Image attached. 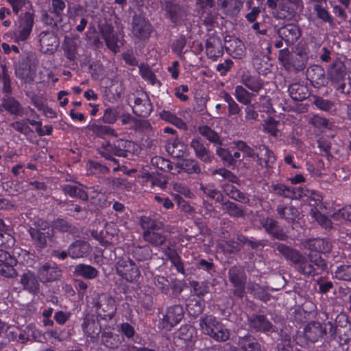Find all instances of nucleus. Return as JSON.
Here are the masks:
<instances>
[{"label":"nucleus","mask_w":351,"mask_h":351,"mask_svg":"<svg viewBox=\"0 0 351 351\" xmlns=\"http://www.w3.org/2000/svg\"><path fill=\"white\" fill-rule=\"evenodd\" d=\"M202 332L217 341H226L230 337V331L215 317L207 315L199 319Z\"/></svg>","instance_id":"nucleus-1"},{"label":"nucleus","mask_w":351,"mask_h":351,"mask_svg":"<svg viewBox=\"0 0 351 351\" xmlns=\"http://www.w3.org/2000/svg\"><path fill=\"white\" fill-rule=\"evenodd\" d=\"M277 250L287 259L290 260L295 266L298 271L304 275H313L315 268L313 264L308 262L306 257L300 254L297 250L280 243L276 246Z\"/></svg>","instance_id":"nucleus-2"},{"label":"nucleus","mask_w":351,"mask_h":351,"mask_svg":"<svg viewBox=\"0 0 351 351\" xmlns=\"http://www.w3.org/2000/svg\"><path fill=\"white\" fill-rule=\"evenodd\" d=\"M34 23V14L25 12L19 21V24L12 33L6 34L3 38L10 37L14 42L19 43L26 40L30 36Z\"/></svg>","instance_id":"nucleus-3"},{"label":"nucleus","mask_w":351,"mask_h":351,"mask_svg":"<svg viewBox=\"0 0 351 351\" xmlns=\"http://www.w3.org/2000/svg\"><path fill=\"white\" fill-rule=\"evenodd\" d=\"M93 306L99 317L111 319L117 311L115 300L107 294H97L93 299Z\"/></svg>","instance_id":"nucleus-4"},{"label":"nucleus","mask_w":351,"mask_h":351,"mask_svg":"<svg viewBox=\"0 0 351 351\" xmlns=\"http://www.w3.org/2000/svg\"><path fill=\"white\" fill-rule=\"evenodd\" d=\"M335 330L336 326L331 321L324 324V327L318 322H311L304 327V334L308 340L315 342L327 332L334 335Z\"/></svg>","instance_id":"nucleus-5"},{"label":"nucleus","mask_w":351,"mask_h":351,"mask_svg":"<svg viewBox=\"0 0 351 351\" xmlns=\"http://www.w3.org/2000/svg\"><path fill=\"white\" fill-rule=\"evenodd\" d=\"M117 272L129 282L136 281L141 276L139 265L127 256L122 257L117 261Z\"/></svg>","instance_id":"nucleus-6"},{"label":"nucleus","mask_w":351,"mask_h":351,"mask_svg":"<svg viewBox=\"0 0 351 351\" xmlns=\"http://www.w3.org/2000/svg\"><path fill=\"white\" fill-rule=\"evenodd\" d=\"M128 102L132 107L133 112L138 117H146L152 111L149 99L143 92H138L134 95V97L130 98Z\"/></svg>","instance_id":"nucleus-7"},{"label":"nucleus","mask_w":351,"mask_h":351,"mask_svg":"<svg viewBox=\"0 0 351 351\" xmlns=\"http://www.w3.org/2000/svg\"><path fill=\"white\" fill-rule=\"evenodd\" d=\"M302 8V0H281L278 11L274 12V17L278 19H291Z\"/></svg>","instance_id":"nucleus-8"},{"label":"nucleus","mask_w":351,"mask_h":351,"mask_svg":"<svg viewBox=\"0 0 351 351\" xmlns=\"http://www.w3.org/2000/svg\"><path fill=\"white\" fill-rule=\"evenodd\" d=\"M184 311L180 305H174L167 309L165 315L159 322L158 326L165 330H170L183 318Z\"/></svg>","instance_id":"nucleus-9"},{"label":"nucleus","mask_w":351,"mask_h":351,"mask_svg":"<svg viewBox=\"0 0 351 351\" xmlns=\"http://www.w3.org/2000/svg\"><path fill=\"white\" fill-rule=\"evenodd\" d=\"M229 280L234 287V295L243 298L245 293V275L240 267H232L228 271Z\"/></svg>","instance_id":"nucleus-10"},{"label":"nucleus","mask_w":351,"mask_h":351,"mask_svg":"<svg viewBox=\"0 0 351 351\" xmlns=\"http://www.w3.org/2000/svg\"><path fill=\"white\" fill-rule=\"evenodd\" d=\"M330 80L337 84V88L343 93L346 84L343 82L346 75L344 64L340 60L335 61L328 71Z\"/></svg>","instance_id":"nucleus-11"},{"label":"nucleus","mask_w":351,"mask_h":351,"mask_svg":"<svg viewBox=\"0 0 351 351\" xmlns=\"http://www.w3.org/2000/svg\"><path fill=\"white\" fill-rule=\"evenodd\" d=\"M31 238L38 250H42L47 247V239H49L53 233V230L49 228H38L37 227L30 228L28 230Z\"/></svg>","instance_id":"nucleus-12"},{"label":"nucleus","mask_w":351,"mask_h":351,"mask_svg":"<svg viewBox=\"0 0 351 351\" xmlns=\"http://www.w3.org/2000/svg\"><path fill=\"white\" fill-rule=\"evenodd\" d=\"M40 51L44 53H54L59 45L58 37L53 32L43 31L38 35Z\"/></svg>","instance_id":"nucleus-13"},{"label":"nucleus","mask_w":351,"mask_h":351,"mask_svg":"<svg viewBox=\"0 0 351 351\" xmlns=\"http://www.w3.org/2000/svg\"><path fill=\"white\" fill-rule=\"evenodd\" d=\"M278 34L287 45H290L295 43L299 39L301 36V32L299 27L296 25L287 24L278 29Z\"/></svg>","instance_id":"nucleus-14"},{"label":"nucleus","mask_w":351,"mask_h":351,"mask_svg":"<svg viewBox=\"0 0 351 351\" xmlns=\"http://www.w3.org/2000/svg\"><path fill=\"white\" fill-rule=\"evenodd\" d=\"M61 271L54 263H47L42 265L38 271V277L41 282H50L59 278Z\"/></svg>","instance_id":"nucleus-15"},{"label":"nucleus","mask_w":351,"mask_h":351,"mask_svg":"<svg viewBox=\"0 0 351 351\" xmlns=\"http://www.w3.org/2000/svg\"><path fill=\"white\" fill-rule=\"evenodd\" d=\"M256 161L258 165L264 167H271L276 161L275 156L271 150L263 145L256 147Z\"/></svg>","instance_id":"nucleus-16"},{"label":"nucleus","mask_w":351,"mask_h":351,"mask_svg":"<svg viewBox=\"0 0 351 351\" xmlns=\"http://www.w3.org/2000/svg\"><path fill=\"white\" fill-rule=\"evenodd\" d=\"M132 23V32L136 37L145 39L149 36L152 26L143 17L134 16Z\"/></svg>","instance_id":"nucleus-17"},{"label":"nucleus","mask_w":351,"mask_h":351,"mask_svg":"<svg viewBox=\"0 0 351 351\" xmlns=\"http://www.w3.org/2000/svg\"><path fill=\"white\" fill-rule=\"evenodd\" d=\"M207 56L213 60H216L223 54V47L221 39L218 37H210L206 44Z\"/></svg>","instance_id":"nucleus-18"},{"label":"nucleus","mask_w":351,"mask_h":351,"mask_svg":"<svg viewBox=\"0 0 351 351\" xmlns=\"http://www.w3.org/2000/svg\"><path fill=\"white\" fill-rule=\"evenodd\" d=\"M241 82L251 91L258 93L264 87V82L257 75H252L249 72H243Z\"/></svg>","instance_id":"nucleus-19"},{"label":"nucleus","mask_w":351,"mask_h":351,"mask_svg":"<svg viewBox=\"0 0 351 351\" xmlns=\"http://www.w3.org/2000/svg\"><path fill=\"white\" fill-rule=\"evenodd\" d=\"M21 283L25 290L32 293H36L39 291V282L34 272L27 271L21 276Z\"/></svg>","instance_id":"nucleus-20"},{"label":"nucleus","mask_w":351,"mask_h":351,"mask_svg":"<svg viewBox=\"0 0 351 351\" xmlns=\"http://www.w3.org/2000/svg\"><path fill=\"white\" fill-rule=\"evenodd\" d=\"M227 52L234 58H241L245 53V46L242 41L237 38L226 39Z\"/></svg>","instance_id":"nucleus-21"},{"label":"nucleus","mask_w":351,"mask_h":351,"mask_svg":"<svg viewBox=\"0 0 351 351\" xmlns=\"http://www.w3.org/2000/svg\"><path fill=\"white\" fill-rule=\"evenodd\" d=\"M306 248L321 253H328L331 250L330 242L324 239H314L306 241L304 243Z\"/></svg>","instance_id":"nucleus-22"},{"label":"nucleus","mask_w":351,"mask_h":351,"mask_svg":"<svg viewBox=\"0 0 351 351\" xmlns=\"http://www.w3.org/2000/svg\"><path fill=\"white\" fill-rule=\"evenodd\" d=\"M101 34L108 48L114 53H117L119 51L118 38L114 33L112 27L110 25L103 27Z\"/></svg>","instance_id":"nucleus-23"},{"label":"nucleus","mask_w":351,"mask_h":351,"mask_svg":"<svg viewBox=\"0 0 351 351\" xmlns=\"http://www.w3.org/2000/svg\"><path fill=\"white\" fill-rule=\"evenodd\" d=\"M190 145L194 150L195 156L199 160L204 162H211L213 156L210 154V151L207 147L204 146V145L201 142L199 139H192Z\"/></svg>","instance_id":"nucleus-24"},{"label":"nucleus","mask_w":351,"mask_h":351,"mask_svg":"<svg viewBox=\"0 0 351 351\" xmlns=\"http://www.w3.org/2000/svg\"><path fill=\"white\" fill-rule=\"evenodd\" d=\"M90 252L89 244L77 241L73 243L68 249V254L72 258H79L86 256Z\"/></svg>","instance_id":"nucleus-25"},{"label":"nucleus","mask_w":351,"mask_h":351,"mask_svg":"<svg viewBox=\"0 0 351 351\" xmlns=\"http://www.w3.org/2000/svg\"><path fill=\"white\" fill-rule=\"evenodd\" d=\"M219 6L229 15H237L243 7L242 0H219Z\"/></svg>","instance_id":"nucleus-26"},{"label":"nucleus","mask_w":351,"mask_h":351,"mask_svg":"<svg viewBox=\"0 0 351 351\" xmlns=\"http://www.w3.org/2000/svg\"><path fill=\"white\" fill-rule=\"evenodd\" d=\"M87 128L94 134L100 138H106L107 136H117L115 130L111 127L101 125L95 122L90 123L87 126Z\"/></svg>","instance_id":"nucleus-27"},{"label":"nucleus","mask_w":351,"mask_h":351,"mask_svg":"<svg viewBox=\"0 0 351 351\" xmlns=\"http://www.w3.org/2000/svg\"><path fill=\"white\" fill-rule=\"evenodd\" d=\"M84 332L87 337L95 339L101 332V327L98 322L89 317H86L82 324Z\"/></svg>","instance_id":"nucleus-28"},{"label":"nucleus","mask_w":351,"mask_h":351,"mask_svg":"<svg viewBox=\"0 0 351 351\" xmlns=\"http://www.w3.org/2000/svg\"><path fill=\"white\" fill-rule=\"evenodd\" d=\"M2 106L12 114L21 117L24 114L23 107L13 97L3 99L2 100Z\"/></svg>","instance_id":"nucleus-29"},{"label":"nucleus","mask_w":351,"mask_h":351,"mask_svg":"<svg viewBox=\"0 0 351 351\" xmlns=\"http://www.w3.org/2000/svg\"><path fill=\"white\" fill-rule=\"evenodd\" d=\"M250 327L256 331H269L272 324L263 315H254L249 319Z\"/></svg>","instance_id":"nucleus-30"},{"label":"nucleus","mask_w":351,"mask_h":351,"mask_svg":"<svg viewBox=\"0 0 351 351\" xmlns=\"http://www.w3.org/2000/svg\"><path fill=\"white\" fill-rule=\"evenodd\" d=\"M289 92L291 97L295 101H302L308 96L307 86L299 83H294L289 86Z\"/></svg>","instance_id":"nucleus-31"},{"label":"nucleus","mask_w":351,"mask_h":351,"mask_svg":"<svg viewBox=\"0 0 351 351\" xmlns=\"http://www.w3.org/2000/svg\"><path fill=\"white\" fill-rule=\"evenodd\" d=\"M293 59V56L289 54L288 49H283L279 51L278 60L282 64L288 71H301L303 69L302 64H293L290 62L291 60Z\"/></svg>","instance_id":"nucleus-32"},{"label":"nucleus","mask_w":351,"mask_h":351,"mask_svg":"<svg viewBox=\"0 0 351 351\" xmlns=\"http://www.w3.org/2000/svg\"><path fill=\"white\" fill-rule=\"evenodd\" d=\"M237 344L242 351H258L260 349L258 343L252 335L239 337Z\"/></svg>","instance_id":"nucleus-33"},{"label":"nucleus","mask_w":351,"mask_h":351,"mask_svg":"<svg viewBox=\"0 0 351 351\" xmlns=\"http://www.w3.org/2000/svg\"><path fill=\"white\" fill-rule=\"evenodd\" d=\"M61 187L65 194L72 197H79L82 200L88 199L86 193L80 187V185H77L76 183L64 184Z\"/></svg>","instance_id":"nucleus-34"},{"label":"nucleus","mask_w":351,"mask_h":351,"mask_svg":"<svg viewBox=\"0 0 351 351\" xmlns=\"http://www.w3.org/2000/svg\"><path fill=\"white\" fill-rule=\"evenodd\" d=\"M158 230L143 231V238L145 241L149 243L154 246H160L163 245L166 241L165 235L159 233Z\"/></svg>","instance_id":"nucleus-35"},{"label":"nucleus","mask_w":351,"mask_h":351,"mask_svg":"<svg viewBox=\"0 0 351 351\" xmlns=\"http://www.w3.org/2000/svg\"><path fill=\"white\" fill-rule=\"evenodd\" d=\"M99 154L107 160L114 162L117 166L114 167L113 171H116L119 168L118 161L113 158L114 155V145H112L109 142H104L102 143L99 149Z\"/></svg>","instance_id":"nucleus-36"},{"label":"nucleus","mask_w":351,"mask_h":351,"mask_svg":"<svg viewBox=\"0 0 351 351\" xmlns=\"http://www.w3.org/2000/svg\"><path fill=\"white\" fill-rule=\"evenodd\" d=\"M74 273L86 279H93L98 275L97 270L88 265L79 264L75 267Z\"/></svg>","instance_id":"nucleus-37"},{"label":"nucleus","mask_w":351,"mask_h":351,"mask_svg":"<svg viewBox=\"0 0 351 351\" xmlns=\"http://www.w3.org/2000/svg\"><path fill=\"white\" fill-rule=\"evenodd\" d=\"M139 223L144 231L149 230H159L162 228L163 224L162 222L156 221L148 216H143L140 218Z\"/></svg>","instance_id":"nucleus-38"},{"label":"nucleus","mask_w":351,"mask_h":351,"mask_svg":"<svg viewBox=\"0 0 351 351\" xmlns=\"http://www.w3.org/2000/svg\"><path fill=\"white\" fill-rule=\"evenodd\" d=\"M263 226L267 232L272 234L278 239L283 240L285 238L284 233L278 232L277 230V221L272 218L263 219L261 221Z\"/></svg>","instance_id":"nucleus-39"},{"label":"nucleus","mask_w":351,"mask_h":351,"mask_svg":"<svg viewBox=\"0 0 351 351\" xmlns=\"http://www.w3.org/2000/svg\"><path fill=\"white\" fill-rule=\"evenodd\" d=\"M234 95L239 102L248 105L250 104L254 94L250 93L241 85H237L235 86Z\"/></svg>","instance_id":"nucleus-40"},{"label":"nucleus","mask_w":351,"mask_h":351,"mask_svg":"<svg viewBox=\"0 0 351 351\" xmlns=\"http://www.w3.org/2000/svg\"><path fill=\"white\" fill-rule=\"evenodd\" d=\"M178 166L182 170L189 174H198L201 172V169L195 160H182L178 163Z\"/></svg>","instance_id":"nucleus-41"},{"label":"nucleus","mask_w":351,"mask_h":351,"mask_svg":"<svg viewBox=\"0 0 351 351\" xmlns=\"http://www.w3.org/2000/svg\"><path fill=\"white\" fill-rule=\"evenodd\" d=\"M160 117L162 119L171 123L180 129L186 130V124L180 118L168 110H162L160 112Z\"/></svg>","instance_id":"nucleus-42"},{"label":"nucleus","mask_w":351,"mask_h":351,"mask_svg":"<svg viewBox=\"0 0 351 351\" xmlns=\"http://www.w3.org/2000/svg\"><path fill=\"white\" fill-rule=\"evenodd\" d=\"M277 212L280 217L289 222L293 221L298 215V210L293 206H278L277 207Z\"/></svg>","instance_id":"nucleus-43"},{"label":"nucleus","mask_w":351,"mask_h":351,"mask_svg":"<svg viewBox=\"0 0 351 351\" xmlns=\"http://www.w3.org/2000/svg\"><path fill=\"white\" fill-rule=\"evenodd\" d=\"M77 43L72 39H66L64 44V54L70 60H74L77 57Z\"/></svg>","instance_id":"nucleus-44"},{"label":"nucleus","mask_w":351,"mask_h":351,"mask_svg":"<svg viewBox=\"0 0 351 351\" xmlns=\"http://www.w3.org/2000/svg\"><path fill=\"white\" fill-rule=\"evenodd\" d=\"M114 155L121 157L127 156V152L132 145V142L123 139H119L114 143Z\"/></svg>","instance_id":"nucleus-45"},{"label":"nucleus","mask_w":351,"mask_h":351,"mask_svg":"<svg viewBox=\"0 0 351 351\" xmlns=\"http://www.w3.org/2000/svg\"><path fill=\"white\" fill-rule=\"evenodd\" d=\"M223 191L230 198L239 202L246 203L248 199L240 192L232 184H227L224 186Z\"/></svg>","instance_id":"nucleus-46"},{"label":"nucleus","mask_w":351,"mask_h":351,"mask_svg":"<svg viewBox=\"0 0 351 351\" xmlns=\"http://www.w3.org/2000/svg\"><path fill=\"white\" fill-rule=\"evenodd\" d=\"M16 259H10V262L0 263V274L7 278L15 276L16 272L14 267L16 265Z\"/></svg>","instance_id":"nucleus-47"},{"label":"nucleus","mask_w":351,"mask_h":351,"mask_svg":"<svg viewBox=\"0 0 351 351\" xmlns=\"http://www.w3.org/2000/svg\"><path fill=\"white\" fill-rule=\"evenodd\" d=\"M221 209L234 217H240L243 216V210L233 202L227 201L221 204Z\"/></svg>","instance_id":"nucleus-48"},{"label":"nucleus","mask_w":351,"mask_h":351,"mask_svg":"<svg viewBox=\"0 0 351 351\" xmlns=\"http://www.w3.org/2000/svg\"><path fill=\"white\" fill-rule=\"evenodd\" d=\"M112 186L118 190L130 191L132 189L133 184L123 178H113L110 180Z\"/></svg>","instance_id":"nucleus-49"},{"label":"nucleus","mask_w":351,"mask_h":351,"mask_svg":"<svg viewBox=\"0 0 351 351\" xmlns=\"http://www.w3.org/2000/svg\"><path fill=\"white\" fill-rule=\"evenodd\" d=\"M169 14L171 20L174 23H180L185 16L184 10L178 5L171 6L169 9Z\"/></svg>","instance_id":"nucleus-50"},{"label":"nucleus","mask_w":351,"mask_h":351,"mask_svg":"<svg viewBox=\"0 0 351 351\" xmlns=\"http://www.w3.org/2000/svg\"><path fill=\"white\" fill-rule=\"evenodd\" d=\"M198 132L199 134L206 138L209 141L212 143H219V136L216 132L210 128L207 125H203L198 128Z\"/></svg>","instance_id":"nucleus-51"},{"label":"nucleus","mask_w":351,"mask_h":351,"mask_svg":"<svg viewBox=\"0 0 351 351\" xmlns=\"http://www.w3.org/2000/svg\"><path fill=\"white\" fill-rule=\"evenodd\" d=\"M200 189L207 197L213 199L217 202H220L223 199V195L221 192L217 190L213 186H204V184H201Z\"/></svg>","instance_id":"nucleus-52"},{"label":"nucleus","mask_w":351,"mask_h":351,"mask_svg":"<svg viewBox=\"0 0 351 351\" xmlns=\"http://www.w3.org/2000/svg\"><path fill=\"white\" fill-rule=\"evenodd\" d=\"M165 253L168 256L171 263L174 265L178 271L183 273L184 266L177 252L170 247H168L166 250Z\"/></svg>","instance_id":"nucleus-53"},{"label":"nucleus","mask_w":351,"mask_h":351,"mask_svg":"<svg viewBox=\"0 0 351 351\" xmlns=\"http://www.w3.org/2000/svg\"><path fill=\"white\" fill-rule=\"evenodd\" d=\"M102 343L109 348H114L118 347L119 339L111 332H104L101 335Z\"/></svg>","instance_id":"nucleus-54"},{"label":"nucleus","mask_w":351,"mask_h":351,"mask_svg":"<svg viewBox=\"0 0 351 351\" xmlns=\"http://www.w3.org/2000/svg\"><path fill=\"white\" fill-rule=\"evenodd\" d=\"M335 277L343 280H351V265H341L337 267L335 272Z\"/></svg>","instance_id":"nucleus-55"},{"label":"nucleus","mask_w":351,"mask_h":351,"mask_svg":"<svg viewBox=\"0 0 351 351\" xmlns=\"http://www.w3.org/2000/svg\"><path fill=\"white\" fill-rule=\"evenodd\" d=\"M235 147L240 152H243L245 156L256 158V151L255 152L252 147L243 141L234 142Z\"/></svg>","instance_id":"nucleus-56"},{"label":"nucleus","mask_w":351,"mask_h":351,"mask_svg":"<svg viewBox=\"0 0 351 351\" xmlns=\"http://www.w3.org/2000/svg\"><path fill=\"white\" fill-rule=\"evenodd\" d=\"M87 168L88 172L92 174H105L109 171L107 167L94 161H89L87 164Z\"/></svg>","instance_id":"nucleus-57"},{"label":"nucleus","mask_w":351,"mask_h":351,"mask_svg":"<svg viewBox=\"0 0 351 351\" xmlns=\"http://www.w3.org/2000/svg\"><path fill=\"white\" fill-rule=\"evenodd\" d=\"M117 118L118 113L117 110L113 108H108L105 110L101 120L105 123L112 124L117 121Z\"/></svg>","instance_id":"nucleus-58"},{"label":"nucleus","mask_w":351,"mask_h":351,"mask_svg":"<svg viewBox=\"0 0 351 351\" xmlns=\"http://www.w3.org/2000/svg\"><path fill=\"white\" fill-rule=\"evenodd\" d=\"M140 73L142 77L149 82L151 84L154 85L157 83L160 84V82L157 80L155 74L148 67L141 66Z\"/></svg>","instance_id":"nucleus-59"},{"label":"nucleus","mask_w":351,"mask_h":351,"mask_svg":"<svg viewBox=\"0 0 351 351\" xmlns=\"http://www.w3.org/2000/svg\"><path fill=\"white\" fill-rule=\"evenodd\" d=\"M65 8V3L63 0H51L50 12L58 17H61Z\"/></svg>","instance_id":"nucleus-60"},{"label":"nucleus","mask_w":351,"mask_h":351,"mask_svg":"<svg viewBox=\"0 0 351 351\" xmlns=\"http://www.w3.org/2000/svg\"><path fill=\"white\" fill-rule=\"evenodd\" d=\"M312 216L317 221V223L325 229L331 228V221L325 215H323L318 211L312 210Z\"/></svg>","instance_id":"nucleus-61"},{"label":"nucleus","mask_w":351,"mask_h":351,"mask_svg":"<svg viewBox=\"0 0 351 351\" xmlns=\"http://www.w3.org/2000/svg\"><path fill=\"white\" fill-rule=\"evenodd\" d=\"M313 104L317 108L324 111H329L334 106L332 101L319 97L314 98Z\"/></svg>","instance_id":"nucleus-62"},{"label":"nucleus","mask_w":351,"mask_h":351,"mask_svg":"<svg viewBox=\"0 0 351 351\" xmlns=\"http://www.w3.org/2000/svg\"><path fill=\"white\" fill-rule=\"evenodd\" d=\"M308 123L319 129L328 128L329 127V121L319 115H313L310 119Z\"/></svg>","instance_id":"nucleus-63"},{"label":"nucleus","mask_w":351,"mask_h":351,"mask_svg":"<svg viewBox=\"0 0 351 351\" xmlns=\"http://www.w3.org/2000/svg\"><path fill=\"white\" fill-rule=\"evenodd\" d=\"M332 218L337 220L343 219L351 222V207H345L339 209L333 214Z\"/></svg>","instance_id":"nucleus-64"}]
</instances>
